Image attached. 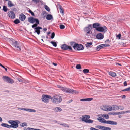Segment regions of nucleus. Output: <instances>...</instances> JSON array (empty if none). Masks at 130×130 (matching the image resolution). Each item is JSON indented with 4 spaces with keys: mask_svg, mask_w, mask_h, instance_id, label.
<instances>
[{
    "mask_svg": "<svg viewBox=\"0 0 130 130\" xmlns=\"http://www.w3.org/2000/svg\"><path fill=\"white\" fill-rule=\"evenodd\" d=\"M89 70L88 69H84L83 70V72L84 74H86L89 72Z\"/></svg>",
    "mask_w": 130,
    "mask_h": 130,
    "instance_id": "obj_39",
    "label": "nucleus"
},
{
    "mask_svg": "<svg viewBox=\"0 0 130 130\" xmlns=\"http://www.w3.org/2000/svg\"><path fill=\"white\" fill-rule=\"evenodd\" d=\"M102 126L100 125H98L96 126L95 127L96 128H98L99 129H101V128Z\"/></svg>",
    "mask_w": 130,
    "mask_h": 130,
    "instance_id": "obj_50",
    "label": "nucleus"
},
{
    "mask_svg": "<svg viewBox=\"0 0 130 130\" xmlns=\"http://www.w3.org/2000/svg\"><path fill=\"white\" fill-rule=\"evenodd\" d=\"M19 122L18 120L13 121L9 120L8 121V123L11 125H10V128H16L18 127V123Z\"/></svg>",
    "mask_w": 130,
    "mask_h": 130,
    "instance_id": "obj_4",
    "label": "nucleus"
},
{
    "mask_svg": "<svg viewBox=\"0 0 130 130\" xmlns=\"http://www.w3.org/2000/svg\"><path fill=\"white\" fill-rule=\"evenodd\" d=\"M123 84H124V86H126L127 85V82L126 81L124 82Z\"/></svg>",
    "mask_w": 130,
    "mask_h": 130,
    "instance_id": "obj_59",
    "label": "nucleus"
},
{
    "mask_svg": "<svg viewBox=\"0 0 130 130\" xmlns=\"http://www.w3.org/2000/svg\"><path fill=\"white\" fill-rule=\"evenodd\" d=\"M33 1L34 2L36 3H38L39 2V0H33Z\"/></svg>",
    "mask_w": 130,
    "mask_h": 130,
    "instance_id": "obj_57",
    "label": "nucleus"
},
{
    "mask_svg": "<svg viewBox=\"0 0 130 130\" xmlns=\"http://www.w3.org/2000/svg\"><path fill=\"white\" fill-rule=\"evenodd\" d=\"M34 30H36L35 31L34 33H36L38 35H39L40 32V31L38 28V27L35 28H34Z\"/></svg>",
    "mask_w": 130,
    "mask_h": 130,
    "instance_id": "obj_22",
    "label": "nucleus"
},
{
    "mask_svg": "<svg viewBox=\"0 0 130 130\" xmlns=\"http://www.w3.org/2000/svg\"><path fill=\"white\" fill-rule=\"evenodd\" d=\"M75 44V43L74 42H71L70 43L71 45L72 46H73Z\"/></svg>",
    "mask_w": 130,
    "mask_h": 130,
    "instance_id": "obj_53",
    "label": "nucleus"
},
{
    "mask_svg": "<svg viewBox=\"0 0 130 130\" xmlns=\"http://www.w3.org/2000/svg\"><path fill=\"white\" fill-rule=\"evenodd\" d=\"M73 47L74 49L78 50H82L84 49V47L82 45L79 44L77 43L75 44L73 46Z\"/></svg>",
    "mask_w": 130,
    "mask_h": 130,
    "instance_id": "obj_7",
    "label": "nucleus"
},
{
    "mask_svg": "<svg viewBox=\"0 0 130 130\" xmlns=\"http://www.w3.org/2000/svg\"><path fill=\"white\" fill-rule=\"evenodd\" d=\"M50 43L53 45L54 46L56 47L57 46V44L56 42L53 41H52L50 42Z\"/></svg>",
    "mask_w": 130,
    "mask_h": 130,
    "instance_id": "obj_37",
    "label": "nucleus"
},
{
    "mask_svg": "<svg viewBox=\"0 0 130 130\" xmlns=\"http://www.w3.org/2000/svg\"><path fill=\"white\" fill-rule=\"evenodd\" d=\"M103 44H101L98 46L96 47V50L99 51L100 49L104 48V46Z\"/></svg>",
    "mask_w": 130,
    "mask_h": 130,
    "instance_id": "obj_24",
    "label": "nucleus"
},
{
    "mask_svg": "<svg viewBox=\"0 0 130 130\" xmlns=\"http://www.w3.org/2000/svg\"><path fill=\"white\" fill-rule=\"evenodd\" d=\"M61 48L62 49L66 50L69 49L70 50H72V48L71 47L69 46H68L67 45L64 44H62L61 46Z\"/></svg>",
    "mask_w": 130,
    "mask_h": 130,
    "instance_id": "obj_12",
    "label": "nucleus"
},
{
    "mask_svg": "<svg viewBox=\"0 0 130 130\" xmlns=\"http://www.w3.org/2000/svg\"><path fill=\"white\" fill-rule=\"evenodd\" d=\"M53 110L55 112H60L62 110V109L59 107L54 108Z\"/></svg>",
    "mask_w": 130,
    "mask_h": 130,
    "instance_id": "obj_17",
    "label": "nucleus"
},
{
    "mask_svg": "<svg viewBox=\"0 0 130 130\" xmlns=\"http://www.w3.org/2000/svg\"><path fill=\"white\" fill-rule=\"evenodd\" d=\"M60 29H64L65 28V26L64 25L61 24L60 25Z\"/></svg>",
    "mask_w": 130,
    "mask_h": 130,
    "instance_id": "obj_44",
    "label": "nucleus"
},
{
    "mask_svg": "<svg viewBox=\"0 0 130 130\" xmlns=\"http://www.w3.org/2000/svg\"><path fill=\"white\" fill-rule=\"evenodd\" d=\"M112 110L114 111H116L119 109L118 106L117 105H113L112 106Z\"/></svg>",
    "mask_w": 130,
    "mask_h": 130,
    "instance_id": "obj_26",
    "label": "nucleus"
},
{
    "mask_svg": "<svg viewBox=\"0 0 130 130\" xmlns=\"http://www.w3.org/2000/svg\"><path fill=\"white\" fill-rule=\"evenodd\" d=\"M62 101V98L60 95H55L52 97V102L54 103L59 104Z\"/></svg>",
    "mask_w": 130,
    "mask_h": 130,
    "instance_id": "obj_3",
    "label": "nucleus"
},
{
    "mask_svg": "<svg viewBox=\"0 0 130 130\" xmlns=\"http://www.w3.org/2000/svg\"><path fill=\"white\" fill-rule=\"evenodd\" d=\"M8 5L10 7H12L14 5L12 3V2L10 1H9L8 2Z\"/></svg>",
    "mask_w": 130,
    "mask_h": 130,
    "instance_id": "obj_31",
    "label": "nucleus"
},
{
    "mask_svg": "<svg viewBox=\"0 0 130 130\" xmlns=\"http://www.w3.org/2000/svg\"><path fill=\"white\" fill-rule=\"evenodd\" d=\"M92 29V26L91 25H89L88 26L85 27L84 29V31L86 32V35L87 36H89L90 34V31Z\"/></svg>",
    "mask_w": 130,
    "mask_h": 130,
    "instance_id": "obj_5",
    "label": "nucleus"
},
{
    "mask_svg": "<svg viewBox=\"0 0 130 130\" xmlns=\"http://www.w3.org/2000/svg\"><path fill=\"white\" fill-rule=\"evenodd\" d=\"M109 74L112 77H115L116 76V73L112 71H110L109 73Z\"/></svg>",
    "mask_w": 130,
    "mask_h": 130,
    "instance_id": "obj_23",
    "label": "nucleus"
},
{
    "mask_svg": "<svg viewBox=\"0 0 130 130\" xmlns=\"http://www.w3.org/2000/svg\"><path fill=\"white\" fill-rule=\"evenodd\" d=\"M81 120L82 121H84L86 122L87 119L86 117L84 116H82Z\"/></svg>",
    "mask_w": 130,
    "mask_h": 130,
    "instance_id": "obj_32",
    "label": "nucleus"
},
{
    "mask_svg": "<svg viewBox=\"0 0 130 130\" xmlns=\"http://www.w3.org/2000/svg\"><path fill=\"white\" fill-rule=\"evenodd\" d=\"M13 22L16 24H18L20 22L19 20L18 19H16Z\"/></svg>",
    "mask_w": 130,
    "mask_h": 130,
    "instance_id": "obj_38",
    "label": "nucleus"
},
{
    "mask_svg": "<svg viewBox=\"0 0 130 130\" xmlns=\"http://www.w3.org/2000/svg\"><path fill=\"white\" fill-rule=\"evenodd\" d=\"M93 121H94L92 120H91L90 119H87L86 123H92L93 122Z\"/></svg>",
    "mask_w": 130,
    "mask_h": 130,
    "instance_id": "obj_33",
    "label": "nucleus"
},
{
    "mask_svg": "<svg viewBox=\"0 0 130 130\" xmlns=\"http://www.w3.org/2000/svg\"><path fill=\"white\" fill-rule=\"evenodd\" d=\"M24 130H30V128L28 127L27 128H25L24 129Z\"/></svg>",
    "mask_w": 130,
    "mask_h": 130,
    "instance_id": "obj_61",
    "label": "nucleus"
},
{
    "mask_svg": "<svg viewBox=\"0 0 130 130\" xmlns=\"http://www.w3.org/2000/svg\"><path fill=\"white\" fill-rule=\"evenodd\" d=\"M53 16L51 14H48L46 16V18L47 20H50L53 19Z\"/></svg>",
    "mask_w": 130,
    "mask_h": 130,
    "instance_id": "obj_25",
    "label": "nucleus"
},
{
    "mask_svg": "<svg viewBox=\"0 0 130 130\" xmlns=\"http://www.w3.org/2000/svg\"><path fill=\"white\" fill-rule=\"evenodd\" d=\"M122 91H130V87L128 88H127L122 90Z\"/></svg>",
    "mask_w": 130,
    "mask_h": 130,
    "instance_id": "obj_35",
    "label": "nucleus"
},
{
    "mask_svg": "<svg viewBox=\"0 0 130 130\" xmlns=\"http://www.w3.org/2000/svg\"><path fill=\"white\" fill-rule=\"evenodd\" d=\"M9 17L12 19H14L15 17L14 13L13 11H9L8 12Z\"/></svg>",
    "mask_w": 130,
    "mask_h": 130,
    "instance_id": "obj_14",
    "label": "nucleus"
},
{
    "mask_svg": "<svg viewBox=\"0 0 130 130\" xmlns=\"http://www.w3.org/2000/svg\"><path fill=\"white\" fill-rule=\"evenodd\" d=\"M106 127L102 126L101 127V129L102 130H105Z\"/></svg>",
    "mask_w": 130,
    "mask_h": 130,
    "instance_id": "obj_54",
    "label": "nucleus"
},
{
    "mask_svg": "<svg viewBox=\"0 0 130 130\" xmlns=\"http://www.w3.org/2000/svg\"><path fill=\"white\" fill-rule=\"evenodd\" d=\"M124 20V19H120L118 20V22H123Z\"/></svg>",
    "mask_w": 130,
    "mask_h": 130,
    "instance_id": "obj_49",
    "label": "nucleus"
},
{
    "mask_svg": "<svg viewBox=\"0 0 130 130\" xmlns=\"http://www.w3.org/2000/svg\"><path fill=\"white\" fill-rule=\"evenodd\" d=\"M0 66H1L7 72V69L6 68H5L4 66L3 65H2L1 63H0Z\"/></svg>",
    "mask_w": 130,
    "mask_h": 130,
    "instance_id": "obj_48",
    "label": "nucleus"
},
{
    "mask_svg": "<svg viewBox=\"0 0 130 130\" xmlns=\"http://www.w3.org/2000/svg\"><path fill=\"white\" fill-rule=\"evenodd\" d=\"M52 64L55 66H56L57 65V63L54 62L52 63Z\"/></svg>",
    "mask_w": 130,
    "mask_h": 130,
    "instance_id": "obj_63",
    "label": "nucleus"
},
{
    "mask_svg": "<svg viewBox=\"0 0 130 130\" xmlns=\"http://www.w3.org/2000/svg\"><path fill=\"white\" fill-rule=\"evenodd\" d=\"M8 10V8L7 7L5 6H3V10L4 12H6Z\"/></svg>",
    "mask_w": 130,
    "mask_h": 130,
    "instance_id": "obj_36",
    "label": "nucleus"
},
{
    "mask_svg": "<svg viewBox=\"0 0 130 130\" xmlns=\"http://www.w3.org/2000/svg\"><path fill=\"white\" fill-rule=\"evenodd\" d=\"M107 28L106 27L103 26L102 27H100L96 28V30L97 31L101 32H105L107 31Z\"/></svg>",
    "mask_w": 130,
    "mask_h": 130,
    "instance_id": "obj_10",
    "label": "nucleus"
},
{
    "mask_svg": "<svg viewBox=\"0 0 130 130\" xmlns=\"http://www.w3.org/2000/svg\"><path fill=\"white\" fill-rule=\"evenodd\" d=\"M104 46V47H108L110 46V45L109 44H103Z\"/></svg>",
    "mask_w": 130,
    "mask_h": 130,
    "instance_id": "obj_56",
    "label": "nucleus"
},
{
    "mask_svg": "<svg viewBox=\"0 0 130 130\" xmlns=\"http://www.w3.org/2000/svg\"><path fill=\"white\" fill-rule=\"evenodd\" d=\"M76 67L77 69H80L81 68V66L80 64L77 65Z\"/></svg>",
    "mask_w": 130,
    "mask_h": 130,
    "instance_id": "obj_43",
    "label": "nucleus"
},
{
    "mask_svg": "<svg viewBox=\"0 0 130 130\" xmlns=\"http://www.w3.org/2000/svg\"><path fill=\"white\" fill-rule=\"evenodd\" d=\"M85 116L86 117L87 119H89L90 118V116L89 115H85Z\"/></svg>",
    "mask_w": 130,
    "mask_h": 130,
    "instance_id": "obj_58",
    "label": "nucleus"
},
{
    "mask_svg": "<svg viewBox=\"0 0 130 130\" xmlns=\"http://www.w3.org/2000/svg\"><path fill=\"white\" fill-rule=\"evenodd\" d=\"M92 43L91 42H87L85 45L86 46L87 48L89 47H90L91 45H92Z\"/></svg>",
    "mask_w": 130,
    "mask_h": 130,
    "instance_id": "obj_29",
    "label": "nucleus"
},
{
    "mask_svg": "<svg viewBox=\"0 0 130 130\" xmlns=\"http://www.w3.org/2000/svg\"><path fill=\"white\" fill-rule=\"evenodd\" d=\"M2 79L4 81L8 83L12 84L14 82L13 79L8 76H3L2 77Z\"/></svg>",
    "mask_w": 130,
    "mask_h": 130,
    "instance_id": "obj_6",
    "label": "nucleus"
},
{
    "mask_svg": "<svg viewBox=\"0 0 130 130\" xmlns=\"http://www.w3.org/2000/svg\"><path fill=\"white\" fill-rule=\"evenodd\" d=\"M101 26L100 24L99 23H96L93 24V27L94 28H97L98 27H100Z\"/></svg>",
    "mask_w": 130,
    "mask_h": 130,
    "instance_id": "obj_20",
    "label": "nucleus"
},
{
    "mask_svg": "<svg viewBox=\"0 0 130 130\" xmlns=\"http://www.w3.org/2000/svg\"><path fill=\"white\" fill-rule=\"evenodd\" d=\"M126 113L125 111H122L121 112H119L120 114H124Z\"/></svg>",
    "mask_w": 130,
    "mask_h": 130,
    "instance_id": "obj_60",
    "label": "nucleus"
},
{
    "mask_svg": "<svg viewBox=\"0 0 130 130\" xmlns=\"http://www.w3.org/2000/svg\"><path fill=\"white\" fill-rule=\"evenodd\" d=\"M55 35V34L54 32H53L51 34V38L52 39H53L54 38Z\"/></svg>",
    "mask_w": 130,
    "mask_h": 130,
    "instance_id": "obj_47",
    "label": "nucleus"
},
{
    "mask_svg": "<svg viewBox=\"0 0 130 130\" xmlns=\"http://www.w3.org/2000/svg\"><path fill=\"white\" fill-rule=\"evenodd\" d=\"M1 126H2L6 127L8 128H10V125H8L5 123H2L1 124Z\"/></svg>",
    "mask_w": 130,
    "mask_h": 130,
    "instance_id": "obj_21",
    "label": "nucleus"
},
{
    "mask_svg": "<svg viewBox=\"0 0 130 130\" xmlns=\"http://www.w3.org/2000/svg\"><path fill=\"white\" fill-rule=\"evenodd\" d=\"M57 87L62 91L66 93H71L72 94L75 93V94H77L79 93L78 91H77L75 90L69 88L62 87L59 85H58Z\"/></svg>",
    "mask_w": 130,
    "mask_h": 130,
    "instance_id": "obj_1",
    "label": "nucleus"
},
{
    "mask_svg": "<svg viewBox=\"0 0 130 130\" xmlns=\"http://www.w3.org/2000/svg\"><path fill=\"white\" fill-rule=\"evenodd\" d=\"M19 19L21 21H23L25 20L26 18V16L23 14L22 13L19 15Z\"/></svg>",
    "mask_w": 130,
    "mask_h": 130,
    "instance_id": "obj_15",
    "label": "nucleus"
},
{
    "mask_svg": "<svg viewBox=\"0 0 130 130\" xmlns=\"http://www.w3.org/2000/svg\"><path fill=\"white\" fill-rule=\"evenodd\" d=\"M60 124L62 126H63L64 127H67V128L69 127V126L68 124H66L65 123H60Z\"/></svg>",
    "mask_w": 130,
    "mask_h": 130,
    "instance_id": "obj_28",
    "label": "nucleus"
},
{
    "mask_svg": "<svg viewBox=\"0 0 130 130\" xmlns=\"http://www.w3.org/2000/svg\"><path fill=\"white\" fill-rule=\"evenodd\" d=\"M98 120L100 122L104 124H109L112 125H116L117 124V123L116 122L110 120L106 121L104 119L100 117L98 118Z\"/></svg>",
    "mask_w": 130,
    "mask_h": 130,
    "instance_id": "obj_2",
    "label": "nucleus"
},
{
    "mask_svg": "<svg viewBox=\"0 0 130 130\" xmlns=\"http://www.w3.org/2000/svg\"><path fill=\"white\" fill-rule=\"evenodd\" d=\"M38 19L36 18H35L32 17H29L28 18V21L31 23H34L35 22L38 23Z\"/></svg>",
    "mask_w": 130,
    "mask_h": 130,
    "instance_id": "obj_9",
    "label": "nucleus"
},
{
    "mask_svg": "<svg viewBox=\"0 0 130 130\" xmlns=\"http://www.w3.org/2000/svg\"><path fill=\"white\" fill-rule=\"evenodd\" d=\"M119 109H120L121 110H123L124 109V107L123 106H118Z\"/></svg>",
    "mask_w": 130,
    "mask_h": 130,
    "instance_id": "obj_45",
    "label": "nucleus"
},
{
    "mask_svg": "<svg viewBox=\"0 0 130 130\" xmlns=\"http://www.w3.org/2000/svg\"><path fill=\"white\" fill-rule=\"evenodd\" d=\"M18 80L20 82H21L22 81V80L20 78L18 79Z\"/></svg>",
    "mask_w": 130,
    "mask_h": 130,
    "instance_id": "obj_64",
    "label": "nucleus"
},
{
    "mask_svg": "<svg viewBox=\"0 0 130 130\" xmlns=\"http://www.w3.org/2000/svg\"><path fill=\"white\" fill-rule=\"evenodd\" d=\"M93 99V98H84L81 99L80 101H92Z\"/></svg>",
    "mask_w": 130,
    "mask_h": 130,
    "instance_id": "obj_18",
    "label": "nucleus"
},
{
    "mask_svg": "<svg viewBox=\"0 0 130 130\" xmlns=\"http://www.w3.org/2000/svg\"><path fill=\"white\" fill-rule=\"evenodd\" d=\"M51 97L50 96L47 95H42V101L46 103L48 102L49 99L51 98Z\"/></svg>",
    "mask_w": 130,
    "mask_h": 130,
    "instance_id": "obj_8",
    "label": "nucleus"
},
{
    "mask_svg": "<svg viewBox=\"0 0 130 130\" xmlns=\"http://www.w3.org/2000/svg\"><path fill=\"white\" fill-rule=\"evenodd\" d=\"M121 36V35L120 34H119L117 36V37L119 39H120Z\"/></svg>",
    "mask_w": 130,
    "mask_h": 130,
    "instance_id": "obj_51",
    "label": "nucleus"
},
{
    "mask_svg": "<svg viewBox=\"0 0 130 130\" xmlns=\"http://www.w3.org/2000/svg\"><path fill=\"white\" fill-rule=\"evenodd\" d=\"M43 30L44 32H45L46 31L47 29L46 28H43Z\"/></svg>",
    "mask_w": 130,
    "mask_h": 130,
    "instance_id": "obj_62",
    "label": "nucleus"
},
{
    "mask_svg": "<svg viewBox=\"0 0 130 130\" xmlns=\"http://www.w3.org/2000/svg\"><path fill=\"white\" fill-rule=\"evenodd\" d=\"M38 23L36 22L35 24H34L32 26V27L34 29L35 28V27H37L38 25L39 24V20H38Z\"/></svg>",
    "mask_w": 130,
    "mask_h": 130,
    "instance_id": "obj_27",
    "label": "nucleus"
},
{
    "mask_svg": "<svg viewBox=\"0 0 130 130\" xmlns=\"http://www.w3.org/2000/svg\"><path fill=\"white\" fill-rule=\"evenodd\" d=\"M111 128L109 127H106L105 130H111Z\"/></svg>",
    "mask_w": 130,
    "mask_h": 130,
    "instance_id": "obj_55",
    "label": "nucleus"
},
{
    "mask_svg": "<svg viewBox=\"0 0 130 130\" xmlns=\"http://www.w3.org/2000/svg\"><path fill=\"white\" fill-rule=\"evenodd\" d=\"M13 45L15 47L17 48V50L19 51L21 50V49L20 48L19 46V44L18 43V42L15 41V40H13L12 41Z\"/></svg>",
    "mask_w": 130,
    "mask_h": 130,
    "instance_id": "obj_13",
    "label": "nucleus"
},
{
    "mask_svg": "<svg viewBox=\"0 0 130 130\" xmlns=\"http://www.w3.org/2000/svg\"><path fill=\"white\" fill-rule=\"evenodd\" d=\"M20 125L21 126L24 127V126H27V124L25 122H24L21 123Z\"/></svg>",
    "mask_w": 130,
    "mask_h": 130,
    "instance_id": "obj_42",
    "label": "nucleus"
},
{
    "mask_svg": "<svg viewBox=\"0 0 130 130\" xmlns=\"http://www.w3.org/2000/svg\"><path fill=\"white\" fill-rule=\"evenodd\" d=\"M102 117H104V118L106 119H108L109 118V116L108 114H103L102 115Z\"/></svg>",
    "mask_w": 130,
    "mask_h": 130,
    "instance_id": "obj_30",
    "label": "nucleus"
},
{
    "mask_svg": "<svg viewBox=\"0 0 130 130\" xmlns=\"http://www.w3.org/2000/svg\"><path fill=\"white\" fill-rule=\"evenodd\" d=\"M18 109H20L22 110H24L30 112H35L36 111L35 110L31 109H26L23 108H17Z\"/></svg>",
    "mask_w": 130,
    "mask_h": 130,
    "instance_id": "obj_11",
    "label": "nucleus"
},
{
    "mask_svg": "<svg viewBox=\"0 0 130 130\" xmlns=\"http://www.w3.org/2000/svg\"><path fill=\"white\" fill-rule=\"evenodd\" d=\"M90 130H99L98 129L92 127L90 128Z\"/></svg>",
    "mask_w": 130,
    "mask_h": 130,
    "instance_id": "obj_52",
    "label": "nucleus"
},
{
    "mask_svg": "<svg viewBox=\"0 0 130 130\" xmlns=\"http://www.w3.org/2000/svg\"><path fill=\"white\" fill-rule=\"evenodd\" d=\"M102 109L103 110L107 111L108 109L107 106H103L102 108Z\"/></svg>",
    "mask_w": 130,
    "mask_h": 130,
    "instance_id": "obj_40",
    "label": "nucleus"
},
{
    "mask_svg": "<svg viewBox=\"0 0 130 130\" xmlns=\"http://www.w3.org/2000/svg\"><path fill=\"white\" fill-rule=\"evenodd\" d=\"M28 11L30 13L31 15L33 16H35V14H34V13H33V12H32L30 10H29V11Z\"/></svg>",
    "mask_w": 130,
    "mask_h": 130,
    "instance_id": "obj_46",
    "label": "nucleus"
},
{
    "mask_svg": "<svg viewBox=\"0 0 130 130\" xmlns=\"http://www.w3.org/2000/svg\"><path fill=\"white\" fill-rule=\"evenodd\" d=\"M96 38L99 39H102L104 38L103 35L101 33H99L97 35Z\"/></svg>",
    "mask_w": 130,
    "mask_h": 130,
    "instance_id": "obj_16",
    "label": "nucleus"
},
{
    "mask_svg": "<svg viewBox=\"0 0 130 130\" xmlns=\"http://www.w3.org/2000/svg\"><path fill=\"white\" fill-rule=\"evenodd\" d=\"M107 111H111L112 110V107L110 106H107Z\"/></svg>",
    "mask_w": 130,
    "mask_h": 130,
    "instance_id": "obj_34",
    "label": "nucleus"
},
{
    "mask_svg": "<svg viewBox=\"0 0 130 130\" xmlns=\"http://www.w3.org/2000/svg\"><path fill=\"white\" fill-rule=\"evenodd\" d=\"M45 9L48 11H50V9L48 6L46 5H45V7H44Z\"/></svg>",
    "mask_w": 130,
    "mask_h": 130,
    "instance_id": "obj_41",
    "label": "nucleus"
},
{
    "mask_svg": "<svg viewBox=\"0 0 130 130\" xmlns=\"http://www.w3.org/2000/svg\"><path fill=\"white\" fill-rule=\"evenodd\" d=\"M58 7L59 9L60 10V12L62 13L63 15L64 14V13L63 8L62 7V6L60 5H58Z\"/></svg>",
    "mask_w": 130,
    "mask_h": 130,
    "instance_id": "obj_19",
    "label": "nucleus"
}]
</instances>
